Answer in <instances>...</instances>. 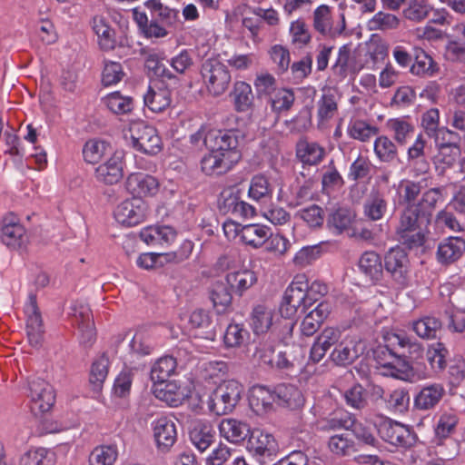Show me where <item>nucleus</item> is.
<instances>
[{
  "label": "nucleus",
  "mask_w": 465,
  "mask_h": 465,
  "mask_svg": "<svg viewBox=\"0 0 465 465\" xmlns=\"http://www.w3.org/2000/svg\"><path fill=\"white\" fill-rule=\"evenodd\" d=\"M430 214L420 205H405L400 212L395 233L398 241L409 249L424 244Z\"/></svg>",
  "instance_id": "nucleus-1"
},
{
  "label": "nucleus",
  "mask_w": 465,
  "mask_h": 465,
  "mask_svg": "<svg viewBox=\"0 0 465 465\" xmlns=\"http://www.w3.org/2000/svg\"><path fill=\"white\" fill-rule=\"evenodd\" d=\"M200 74L207 93L213 97L223 95L232 81L227 65L217 57L205 59L201 65Z\"/></svg>",
  "instance_id": "nucleus-2"
},
{
  "label": "nucleus",
  "mask_w": 465,
  "mask_h": 465,
  "mask_svg": "<svg viewBox=\"0 0 465 465\" xmlns=\"http://www.w3.org/2000/svg\"><path fill=\"white\" fill-rule=\"evenodd\" d=\"M243 391V386L235 380L223 381L209 398L210 411L219 416L231 413L239 403Z\"/></svg>",
  "instance_id": "nucleus-3"
},
{
  "label": "nucleus",
  "mask_w": 465,
  "mask_h": 465,
  "mask_svg": "<svg viewBox=\"0 0 465 465\" xmlns=\"http://www.w3.org/2000/svg\"><path fill=\"white\" fill-rule=\"evenodd\" d=\"M310 306L312 302L308 298V282L304 280V276H297L284 292L280 313L283 318L291 319L295 316L299 309L303 312Z\"/></svg>",
  "instance_id": "nucleus-4"
},
{
  "label": "nucleus",
  "mask_w": 465,
  "mask_h": 465,
  "mask_svg": "<svg viewBox=\"0 0 465 465\" xmlns=\"http://www.w3.org/2000/svg\"><path fill=\"white\" fill-rule=\"evenodd\" d=\"M458 417L454 412H443L435 428V438L439 446L438 453L447 460H452L459 453L458 442L450 438L458 424Z\"/></svg>",
  "instance_id": "nucleus-5"
},
{
  "label": "nucleus",
  "mask_w": 465,
  "mask_h": 465,
  "mask_svg": "<svg viewBox=\"0 0 465 465\" xmlns=\"http://www.w3.org/2000/svg\"><path fill=\"white\" fill-rule=\"evenodd\" d=\"M312 27L315 32L324 37L336 38L346 29V19L343 13L335 19L332 9L327 5H321L312 13Z\"/></svg>",
  "instance_id": "nucleus-6"
},
{
  "label": "nucleus",
  "mask_w": 465,
  "mask_h": 465,
  "mask_svg": "<svg viewBox=\"0 0 465 465\" xmlns=\"http://www.w3.org/2000/svg\"><path fill=\"white\" fill-rule=\"evenodd\" d=\"M384 339L387 350L395 358L417 361L422 357L424 351L422 345L404 332H389Z\"/></svg>",
  "instance_id": "nucleus-7"
},
{
  "label": "nucleus",
  "mask_w": 465,
  "mask_h": 465,
  "mask_svg": "<svg viewBox=\"0 0 465 465\" xmlns=\"http://www.w3.org/2000/svg\"><path fill=\"white\" fill-rule=\"evenodd\" d=\"M346 404L355 411H362L369 405V399L376 402L384 397V389L373 382H368L366 386L356 382L343 394Z\"/></svg>",
  "instance_id": "nucleus-8"
},
{
  "label": "nucleus",
  "mask_w": 465,
  "mask_h": 465,
  "mask_svg": "<svg viewBox=\"0 0 465 465\" xmlns=\"http://www.w3.org/2000/svg\"><path fill=\"white\" fill-rule=\"evenodd\" d=\"M130 133L133 146L137 150L152 155L161 151L162 140L153 126L135 122L131 124Z\"/></svg>",
  "instance_id": "nucleus-9"
},
{
  "label": "nucleus",
  "mask_w": 465,
  "mask_h": 465,
  "mask_svg": "<svg viewBox=\"0 0 465 465\" xmlns=\"http://www.w3.org/2000/svg\"><path fill=\"white\" fill-rule=\"evenodd\" d=\"M366 350V342L359 335H347L341 339L331 353V360L338 366L354 362Z\"/></svg>",
  "instance_id": "nucleus-10"
},
{
  "label": "nucleus",
  "mask_w": 465,
  "mask_h": 465,
  "mask_svg": "<svg viewBox=\"0 0 465 465\" xmlns=\"http://www.w3.org/2000/svg\"><path fill=\"white\" fill-rule=\"evenodd\" d=\"M247 450L260 463L264 464L266 460H272L277 455L279 446L272 434L254 429L248 437Z\"/></svg>",
  "instance_id": "nucleus-11"
},
{
  "label": "nucleus",
  "mask_w": 465,
  "mask_h": 465,
  "mask_svg": "<svg viewBox=\"0 0 465 465\" xmlns=\"http://www.w3.org/2000/svg\"><path fill=\"white\" fill-rule=\"evenodd\" d=\"M218 208L223 214L236 218H249L255 215V208L241 199V191L228 187L222 191L218 199Z\"/></svg>",
  "instance_id": "nucleus-12"
},
{
  "label": "nucleus",
  "mask_w": 465,
  "mask_h": 465,
  "mask_svg": "<svg viewBox=\"0 0 465 465\" xmlns=\"http://www.w3.org/2000/svg\"><path fill=\"white\" fill-rule=\"evenodd\" d=\"M30 409L35 415L49 411L54 404V391L48 382L42 379H33L29 381Z\"/></svg>",
  "instance_id": "nucleus-13"
},
{
  "label": "nucleus",
  "mask_w": 465,
  "mask_h": 465,
  "mask_svg": "<svg viewBox=\"0 0 465 465\" xmlns=\"http://www.w3.org/2000/svg\"><path fill=\"white\" fill-rule=\"evenodd\" d=\"M204 143L212 151L216 153H222L224 155L236 154L237 163L241 159V153L237 149L239 145V136L235 131H210L204 137Z\"/></svg>",
  "instance_id": "nucleus-14"
},
{
  "label": "nucleus",
  "mask_w": 465,
  "mask_h": 465,
  "mask_svg": "<svg viewBox=\"0 0 465 465\" xmlns=\"http://www.w3.org/2000/svg\"><path fill=\"white\" fill-rule=\"evenodd\" d=\"M148 206L140 198L127 199L122 202L114 211L116 221L124 226H135L143 223L147 215Z\"/></svg>",
  "instance_id": "nucleus-15"
},
{
  "label": "nucleus",
  "mask_w": 465,
  "mask_h": 465,
  "mask_svg": "<svg viewBox=\"0 0 465 465\" xmlns=\"http://www.w3.org/2000/svg\"><path fill=\"white\" fill-rule=\"evenodd\" d=\"M378 432L382 440L394 446L411 447L414 438L408 427L403 424L386 419L378 426Z\"/></svg>",
  "instance_id": "nucleus-16"
},
{
  "label": "nucleus",
  "mask_w": 465,
  "mask_h": 465,
  "mask_svg": "<svg viewBox=\"0 0 465 465\" xmlns=\"http://www.w3.org/2000/svg\"><path fill=\"white\" fill-rule=\"evenodd\" d=\"M27 314L26 332L29 343L34 347H40L44 341V325L40 311L37 306L36 295L30 293L25 307Z\"/></svg>",
  "instance_id": "nucleus-17"
},
{
  "label": "nucleus",
  "mask_w": 465,
  "mask_h": 465,
  "mask_svg": "<svg viewBox=\"0 0 465 465\" xmlns=\"http://www.w3.org/2000/svg\"><path fill=\"white\" fill-rule=\"evenodd\" d=\"M152 426L157 450L168 452L177 440L175 422L170 417L161 416L153 420Z\"/></svg>",
  "instance_id": "nucleus-18"
},
{
  "label": "nucleus",
  "mask_w": 465,
  "mask_h": 465,
  "mask_svg": "<svg viewBox=\"0 0 465 465\" xmlns=\"http://www.w3.org/2000/svg\"><path fill=\"white\" fill-rule=\"evenodd\" d=\"M0 239L4 244L15 250L20 249L26 243L25 229L15 215L9 214L2 220Z\"/></svg>",
  "instance_id": "nucleus-19"
},
{
  "label": "nucleus",
  "mask_w": 465,
  "mask_h": 465,
  "mask_svg": "<svg viewBox=\"0 0 465 465\" xmlns=\"http://www.w3.org/2000/svg\"><path fill=\"white\" fill-rule=\"evenodd\" d=\"M409 259L405 251L400 247L391 248L385 255L384 267L392 279L400 285L408 282Z\"/></svg>",
  "instance_id": "nucleus-20"
},
{
  "label": "nucleus",
  "mask_w": 465,
  "mask_h": 465,
  "mask_svg": "<svg viewBox=\"0 0 465 465\" xmlns=\"http://www.w3.org/2000/svg\"><path fill=\"white\" fill-rule=\"evenodd\" d=\"M236 163V154L224 155L211 150L202 158L201 168L206 175H222L231 171Z\"/></svg>",
  "instance_id": "nucleus-21"
},
{
  "label": "nucleus",
  "mask_w": 465,
  "mask_h": 465,
  "mask_svg": "<svg viewBox=\"0 0 465 465\" xmlns=\"http://www.w3.org/2000/svg\"><path fill=\"white\" fill-rule=\"evenodd\" d=\"M126 189L134 198L154 195L159 189L158 181L143 173H131L125 183Z\"/></svg>",
  "instance_id": "nucleus-22"
},
{
  "label": "nucleus",
  "mask_w": 465,
  "mask_h": 465,
  "mask_svg": "<svg viewBox=\"0 0 465 465\" xmlns=\"http://www.w3.org/2000/svg\"><path fill=\"white\" fill-rule=\"evenodd\" d=\"M275 311L266 302L255 304L250 313V326L255 335L265 334L274 325Z\"/></svg>",
  "instance_id": "nucleus-23"
},
{
  "label": "nucleus",
  "mask_w": 465,
  "mask_h": 465,
  "mask_svg": "<svg viewBox=\"0 0 465 465\" xmlns=\"http://www.w3.org/2000/svg\"><path fill=\"white\" fill-rule=\"evenodd\" d=\"M341 338L340 330L332 327L325 328L316 338L311 348L310 357L313 362L321 361L326 352L333 346L337 345Z\"/></svg>",
  "instance_id": "nucleus-24"
},
{
  "label": "nucleus",
  "mask_w": 465,
  "mask_h": 465,
  "mask_svg": "<svg viewBox=\"0 0 465 465\" xmlns=\"http://www.w3.org/2000/svg\"><path fill=\"white\" fill-rule=\"evenodd\" d=\"M219 431L223 438L234 444L244 441L252 432L248 423L233 418L223 419L219 424Z\"/></svg>",
  "instance_id": "nucleus-25"
},
{
  "label": "nucleus",
  "mask_w": 465,
  "mask_h": 465,
  "mask_svg": "<svg viewBox=\"0 0 465 465\" xmlns=\"http://www.w3.org/2000/svg\"><path fill=\"white\" fill-rule=\"evenodd\" d=\"M445 395V389L441 384L433 383L423 387L413 399V408L418 411H430L434 409Z\"/></svg>",
  "instance_id": "nucleus-26"
},
{
  "label": "nucleus",
  "mask_w": 465,
  "mask_h": 465,
  "mask_svg": "<svg viewBox=\"0 0 465 465\" xmlns=\"http://www.w3.org/2000/svg\"><path fill=\"white\" fill-rule=\"evenodd\" d=\"M193 445L201 452L205 451L214 442L215 430L213 426L203 420H196L189 433Z\"/></svg>",
  "instance_id": "nucleus-27"
},
{
  "label": "nucleus",
  "mask_w": 465,
  "mask_h": 465,
  "mask_svg": "<svg viewBox=\"0 0 465 465\" xmlns=\"http://www.w3.org/2000/svg\"><path fill=\"white\" fill-rule=\"evenodd\" d=\"M296 157L306 165H317L325 156V150L316 142L306 138L300 139L296 143Z\"/></svg>",
  "instance_id": "nucleus-28"
},
{
  "label": "nucleus",
  "mask_w": 465,
  "mask_h": 465,
  "mask_svg": "<svg viewBox=\"0 0 465 465\" xmlns=\"http://www.w3.org/2000/svg\"><path fill=\"white\" fill-rule=\"evenodd\" d=\"M122 156L114 153L104 163L95 169V177L105 184L117 183L123 178Z\"/></svg>",
  "instance_id": "nucleus-29"
},
{
  "label": "nucleus",
  "mask_w": 465,
  "mask_h": 465,
  "mask_svg": "<svg viewBox=\"0 0 465 465\" xmlns=\"http://www.w3.org/2000/svg\"><path fill=\"white\" fill-rule=\"evenodd\" d=\"M465 252V241L460 237H449L439 244L437 255L442 263L459 260Z\"/></svg>",
  "instance_id": "nucleus-30"
},
{
  "label": "nucleus",
  "mask_w": 465,
  "mask_h": 465,
  "mask_svg": "<svg viewBox=\"0 0 465 465\" xmlns=\"http://www.w3.org/2000/svg\"><path fill=\"white\" fill-rule=\"evenodd\" d=\"M275 402V394L273 391L265 386H253L250 391L249 404L252 411L257 414H262L272 408Z\"/></svg>",
  "instance_id": "nucleus-31"
},
{
  "label": "nucleus",
  "mask_w": 465,
  "mask_h": 465,
  "mask_svg": "<svg viewBox=\"0 0 465 465\" xmlns=\"http://www.w3.org/2000/svg\"><path fill=\"white\" fill-rule=\"evenodd\" d=\"M226 282L237 295L242 294L257 282L256 273L252 270H240L227 273Z\"/></svg>",
  "instance_id": "nucleus-32"
},
{
  "label": "nucleus",
  "mask_w": 465,
  "mask_h": 465,
  "mask_svg": "<svg viewBox=\"0 0 465 465\" xmlns=\"http://www.w3.org/2000/svg\"><path fill=\"white\" fill-rule=\"evenodd\" d=\"M273 394H275V402L282 407L295 409L303 403L301 391L292 384H278L273 390Z\"/></svg>",
  "instance_id": "nucleus-33"
},
{
  "label": "nucleus",
  "mask_w": 465,
  "mask_h": 465,
  "mask_svg": "<svg viewBox=\"0 0 465 465\" xmlns=\"http://www.w3.org/2000/svg\"><path fill=\"white\" fill-rule=\"evenodd\" d=\"M153 394L170 406H178L183 400V391L180 386L172 381L153 383Z\"/></svg>",
  "instance_id": "nucleus-34"
},
{
  "label": "nucleus",
  "mask_w": 465,
  "mask_h": 465,
  "mask_svg": "<svg viewBox=\"0 0 465 465\" xmlns=\"http://www.w3.org/2000/svg\"><path fill=\"white\" fill-rule=\"evenodd\" d=\"M317 106V114L321 122L331 119L338 111V92L334 88L324 87Z\"/></svg>",
  "instance_id": "nucleus-35"
},
{
  "label": "nucleus",
  "mask_w": 465,
  "mask_h": 465,
  "mask_svg": "<svg viewBox=\"0 0 465 465\" xmlns=\"http://www.w3.org/2000/svg\"><path fill=\"white\" fill-rule=\"evenodd\" d=\"M388 209V203L382 193L371 191L363 203V213L371 221L381 220Z\"/></svg>",
  "instance_id": "nucleus-36"
},
{
  "label": "nucleus",
  "mask_w": 465,
  "mask_h": 465,
  "mask_svg": "<svg viewBox=\"0 0 465 465\" xmlns=\"http://www.w3.org/2000/svg\"><path fill=\"white\" fill-rule=\"evenodd\" d=\"M93 29L98 37V43L104 51H111L116 46L115 31L105 18L95 16L93 19Z\"/></svg>",
  "instance_id": "nucleus-37"
},
{
  "label": "nucleus",
  "mask_w": 465,
  "mask_h": 465,
  "mask_svg": "<svg viewBox=\"0 0 465 465\" xmlns=\"http://www.w3.org/2000/svg\"><path fill=\"white\" fill-rule=\"evenodd\" d=\"M233 100L234 109L239 113L247 112L253 105V94L249 84L239 81L233 85L231 93Z\"/></svg>",
  "instance_id": "nucleus-38"
},
{
  "label": "nucleus",
  "mask_w": 465,
  "mask_h": 465,
  "mask_svg": "<svg viewBox=\"0 0 465 465\" xmlns=\"http://www.w3.org/2000/svg\"><path fill=\"white\" fill-rule=\"evenodd\" d=\"M189 323L192 328L199 330L202 338L214 340L215 326L207 312L203 309L193 311L189 318Z\"/></svg>",
  "instance_id": "nucleus-39"
},
{
  "label": "nucleus",
  "mask_w": 465,
  "mask_h": 465,
  "mask_svg": "<svg viewBox=\"0 0 465 465\" xmlns=\"http://www.w3.org/2000/svg\"><path fill=\"white\" fill-rule=\"evenodd\" d=\"M414 63L411 65V73L418 76H431L438 72V64L424 50H414Z\"/></svg>",
  "instance_id": "nucleus-40"
},
{
  "label": "nucleus",
  "mask_w": 465,
  "mask_h": 465,
  "mask_svg": "<svg viewBox=\"0 0 465 465\" xmlns=\"http://www.w3.org/2000/svg\"><path fill=\"white\" fill-rule=\"evenodd\" d=\"M359 268L371 281H380L382 276V263L375 252H365L359 260Z\"/></svg>",
  "instance_id": "nucleus-41"
},
{
  "label": "nucleus",
  "mask_w": 465,
  "mask_h": 465,
  "mask_svg": "<svg viewBox=\"0 0 465 465\" xmlns=\"http://www.w3.org/2000/svg\"><path fill=\"white\" fill-rule=\"evenodd\" d=\"M226 281H216L211 286L210 299L219 313L224 312L232 303V296Z\"/></svg>",
  "instance_id": "nucleus-42"
},
{
  "label": "nucleus",
  "mask_w": 465,
  "mask_h": 465,
  "mask_svg": "<svg viewBox=\"0 0 465 465\" xmlns=\"http://www.w3.org/2000/svg\"><path fill=\"white\" fill-rule=\"evenodd\" d=\"M383 400L388 411L393 413H404L409 410L410 394L404 389H396L389 393L384 392Z\"/></svg>",
  "instance_id": "nucleus-43"
},
{
  "label": "nucleus",
  "mask_w": 465,
  "mask_h": 465,
  "mask_svg": "<svg viewBox=\"0 0 465 465\" xmlns=\"http://www.w3.org/2000/svg\"><path fill=\"white\" fill-rule=\"evenodd\" d=\"M408 358H396V361L386 363L383 368L388 375L404 381L413 382L416 373Z\"/></svg>",
  "instance_id": "nucleus-44"
},
{
  "label": "nucleus",
  "mask_w": 465,
  "mask_h": 465,
  "mask_svg": "<svg viewBox=\"0 0 465 465\" xmlns=\"http://www.w3.org/2000/svg\"><path fill=\"white\" fill-rule=\"evenodd\" d=\"M269 229L260 224H248L242 227L240 236L243 242L254 248L264 245Z\"/></svg>",
  "instance_id": "nucleus-45"
},
{
  "label": "nucleus",
  "mask_w": 465,
  "mask_h": 465,
  "mask_svg": "<svg viewBox=\"0 0 465 465\" xmlns=\"http://www.w3.org/2000/svg\"><path fill=\"white\" fill-rule=\"evenodd\" d=\"M441 322L433 316H425L412 322V330L422 339H435L441 329Z\"/></svg>",
  "instance_id": "nucleus-46"
},
{
  "label": "nucleus",
  "mask_w": 465,
  "mask_h": 465,
  "mask_svg": "<svg viewBox=\"0 0 465 465\" xmlns=\"http://www.w3.org/2000/svg\"><path fill=\"white\" fill-rule=\"evenodd\" d=\"M176 366V360L173 357L164 356L160 358L151 370V379L153 383L167 381L174 373Z\"/></svg>",
  "instance_id": "nucleus-47"
},
{
  "label": "nucleus",
  "mask_w": 465,
  "mask_h": 465,
  "mask_svg": "<svg viewBox=\"0 0 465 465\" xmlns=\"http://www.w3.org/2000/svg\"><path fill=\"white\" fill-rule=\"evenodd\" d=\"M144 104L152 112H162L171 104V93L168 89L150 88L144 95Z\"/></svg>",
  "instance_id": "nucleus-48"
},
{
  "label": "nucleus",
  "mask_w": 465,
  "mask_h": 465,
  "mask_svg": "<svg viewBox=\"0 0 465 465\" xmlns=\"http://www.w3.org/2000/svg\"><path fill=\"white\" fill-rule=\"evenodd\" d=\"M144 5L151 11L153 17L165 25H172L177 20L179 11L164 6L160 0H148Z\"/></svg>",
  "instance_id": "nucleus-49"
},
{
  "label": "nucleus",
  "mask_w": 465,
  "mask_h": 465,
  "mask_svg": "<svg viewBox=\"0 0 465 465\" xmlns=\"http://www.w3.org/2000/svg\"><path fill=\"white\" fill-rule=\"evenodd\" d=\"M374 153L377 158L383 163H391L398 157V150L395 143L385 135L376 138Z\"/></svg>",
  "instance_id": "nucleus-50"
},
{
  "label": "nucleus",
  "mask_w": 465,
  "mask_h": 465,
  "mask_svg": "<svg viewBox=\"0 0 465 465\" xmlns=\"http://www.w3.org/2000/svg\"><path fill=\"white\" fill-rule=\"evenodd\" d=\"M272 189L268 179L262 174L254 175L250 183L248 194L254 201H262L272 197Z\"/></svg>",
  "instance_id": "nucleus-51"
},
{
  "label": "nucleus",
  "mask_w": 465,
  "mask_h": 465,
  "mask_svg": "<svg viewBox=\"0 0 465 465\" xmlns=\"http://www.w3.org/2000/svg\"><path fill=\"white\" fill-rule=\"evenodd\" d=\"M404 5V17L411 21L420 22L425 19L431 10L428 0H406Z\"/></svg>",
  "instance_id": "nucleus-52"
},
{
  "label": "nucleus",
  "mask_w": 465,
  "mask_h": 465,
  "mask_svg": "<svg viewBox=\"0 0 465 465\" xmlns=\"http://www.w3.org/2000/svg\"><path fill=\"white\" fill-rule=\"evenodd\" d=\"M295 100L294 93L290 89L281 88L276 90L271 96L270 104L272 110L276 114L289 111Z\"/></svg>",
  "instance_id": "nucleus-53"
},
{
  "label": "nucleus",
  "mask_w": 465,
  "mask_h": 465,
  "mask_svg": "<svg viewBox=\"0 0 465 465\" xmlns=\"http://www.w3.org/2000/svg\"><path fill=\"white\" fill-rule=\"evenodd\" d=\"M386 126L393 133V138L401 145L405 144L408 136L414 131L413 125L405 118L389 119Z\"/></svg>",
  "instance_id": "nucleus-54"
},
{
  "label": "nucleus",
  "mask_w": 465,
  "mask_h": 465,
  "mask_svg": "<svg viewBox=\"0 0 465 465\" xmlns=\"http://www.w3.org/2000/svg\"><path fill=\"white\" fill-rule=\"evenodd\" d=\"M249 332L241 323H231L226 328L223 342L227 348L240 347L248 338Z\"/></svg>",
  "instance_id": "nucleus-55"
},
{
  "label": "nucleus",
  "mask_w": 465,
  "mask_h": 465,
  "mask_svg": "<svg viewBox=\"0 0 465 465\" xmlns=\"http://www.w3.org/2000/svg\"><path fill=\"white\" fill-rule=\"evenodd\" d=\"M108 109L116 114H128L133 110V99L129 96H123L119 92L108 94L104 98Z\"/></svg>",
  "instance_id": "nucleus-56"
},
{
  "label": "nucleus",
  "mask_w": 465,
  "mask_h": 465,
  "mask_svg": "<svg viewBox=\"0 0 465 465\" xmlns=\"http://www.w3.org/2000/svg\"><path fill=\"white\" fill-rule=\"evenodd\" d=\"M117 459V450L112 446L95 447L89 456V465H113Z\"/></svg>",
  "instance_id": "nucleus-57"
},
{
  "label": "nucleus",
  "mask_w": 465,
  "mask_h": 465,
  "mask_svg": "<svg viewBox=\"0 0 465 465\" xmlns=\"http://www.w3.org/2000/svg\"><path fill=\"white\" fill-rule=\"evenodd\" d=\"M352 218L353 215L349 209L338 208L330 213L327 219V225L331 229L335 230L337 233H341L350 226Z\"/></svg>",
  "instance_id": "nucleus-58"
},
{
  "label": "nucleus",
  "mask_w": 465,
  "mask_h": 465,
  "mask_svg": "<svg viewBox=\"0 0 465 465\" xmlns=\"http://www.w3.org/2000/svg\"><path fill=\"white\" fill-rule=\"evenodd\" d=\"M400 20L395 15L378 12L368 21V27L371 31H386L398 27Z\"/></svg>",
  "instance_id": "nucleus-59"
},
{
  "label": "nucleus",
  "mask_w": 465,
  "mask_h": 465,
  "mask_svg": "<svg viewBox=\"0 0 465 465\" xmlns=\"http://www.w3.org/2000/svg\"><path fill=\"white\" fill-rule=\"evenodd\" d=\"M108 363V358L104 354L100 356L93 362L89 381L90 383L94 386V390L100 389L105 378L107 377Z\"/></svg>",
  "instance_id": "nucleus-60"
},
{
  "label": "nucleus",
  "mask_w": 465,
  "mask_h": 465,
  "mask_svg": "<svg viewBox=\"0 0 465 465\" xmlns=\"http://www.w3.org/2000/svg\"><path fill=\"white\" fill-rule=\"evenodd\" d=\"M108 144L99 140H89L83 148L84 161L94 164L97 163L105 154Z\"/></svg>",
  "instance_id": "nucleus-61"
},
{
  "label": "nucleus",
  "mask_w": 465,
  "mask_h": 465,
  "mask_svg": "<svg viewBox=\"0 0 465 465\" xmlns=\"http://www.w3.org/2000/svg\"><path fill=\"white\" fill-rule=\"evenodd\" d=\"M448 350L441 342L431 345L427 351V360L434 371H440L447 365Z\"/></svg>",
  "instance_id": "nucleus-62"
},
{
  "label": "nucleus",
  "mask_w": 465,
  "mask_h": 465,
  "mask_svg": "<svg viewBox=\"0 0 465 465\" xmlns=\"http://www.w3.org/2000/svg\"><path fill=\"white\" fill-rule=\"evenodd\" d=\"M290 35L292 44L299 45L300 46L308 45L312 40L310 30L305 21L302 18L291 23Z\"/></svg>",
  "instance_id": "nucleus-63"
},
{
  "label": "nucleus",
  "mask_w": 465,
  "mask_h": 465,
  "mask_svg": "<svg viewBox=\"0 0 465 465\" xmlns=\"http://www.w3.org/2000/svg\"><path fill=\"white\" fill-rule=\"evenodd\" d=\"M422 189L420 182L411 180H402L400 182L398 191L401 200L406 205H414L413 203L419 196Z\"/></svg>",
  "instance_id": "nucleus-64"
}]
</instances>
